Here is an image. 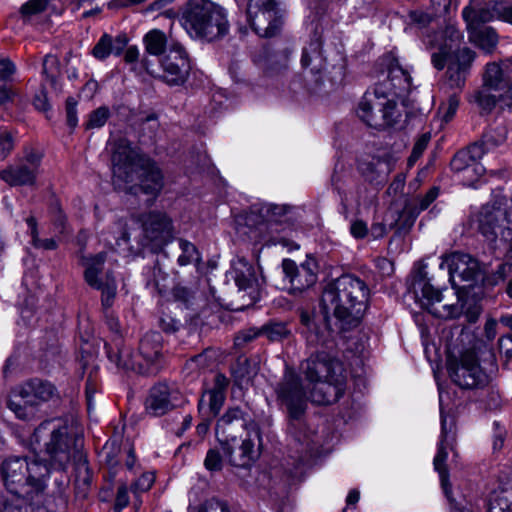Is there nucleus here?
<instances>
[{
	"label": "nucleus",
	"instance_id": "obj_1",
	"mask_svg": "<svg viewBox=\"0 0 512 512\" xmlns=\"http://www.w3.org/2000/svg\"><path fill=\"white\" fill-rule=\"evenodd\" d=\"M30 445L38 452L33 459L9 457L3 461L0 472L7 490L32 499L33 493L43 492L46 488L45 481L51 468L65 469L77 448L68 438V426L58 419L42 422L34 430Z\"/></svg>",
	"mask_w": 512,
	"mask_h": 512
},
{
	"label": "nucleus",
	"instance_id": "obj_2",
	"mask_svg": "<svg viewBox=\"0 0 512 512\" xmlns=\"http://www.w3.org/2000/svg\"><path fill=\"white\" fill-rule=\"evenodd\" d=\"M410 86L409 74L398 63L391 64L383 79L364 93L357 107L358 117L376 129L394 125L401 116L398 100Z\"/></svg>",
	"mask_w": 512,
	"mask_h": 512
},
{
	"label": "nucleus",
	"instance_id": "obj_3",
	"mask_svg": "<svg viewBox=\"0 0 512 512\" xmlns=\"http://www.w3.org/2000/svg\"><path fill=\"white\" fill-rule=\"evenodd\" d=\"M244 412L230 408L217 421L216 436L229 463L236 467H248L260 455L261 431L257 423H241Z\"/></svg>",
	"mask_w": 512,
	"mask_h": 512
},
{
	"label": "nucleus",
	"instance_id": "obj_4",
	"mask_svg": "<svg viewBox=\"0 0 512 512\" xmlns=\"http://www.w3.org/2000/svg\"><path fill=\"white\" fill-rule=\"evenodd\" d=\"M468 228L512 258V197L494 191L490 199L472 207L467 220Z\"/></svg>",
	"mask_w": 512,
	"mask_h": 512
},
{
	"label": "nucleus",
	"instance_id": "obj_5",
	"mask_svg": "<svg viewBox=\"0 0 512 512\" xmlns=\"http://www.w3.org/2000/svg\"><path fill=\"white\" fill-rule=\"evenodd\" d=\"M370 289L361 278L344 274L325 287L321 304L324 312L332 314L343 329L356 327L362 320L369 302Z\"/></svg>",
	"mask_w": 512,
	"mask_h": 512
},
{
	"label": "nucleus",
	"instance_id": "obj_6",
	"mask_svg": "<svg viewBox=\"0 0 512 512\" xmlns=\"http://www.w3.org/2000/svg\"><path fill=\"white\" fill-rule=\"evenodd\" d=\"M301 372L309 386V398L318 405L336 402L344 393L342 364L331 354L318 351L301 364Z\"/></svg>",
	"mask_w": 512,
	"mask_h": 512
},
{
	"label": "nucleus",
	"instance_id": "obj_7",
	"mask_svg": "<svg viewBox=\"0 0 512 512\" xmlns=\"http://www.w3.org/2000/svg\"><path fill=\"white\" fill-rule=\"evenodd\" d=\"M181 24L192 39L208 42L229 31L226 11L210 0H188L182 11Z\"/></svg>",
	"mask_w": 512,
	"mask_h": 512
},
{
	"label": "nucleus",
	"instance_id": "obj_8",
	"mask_svg": "<svg viewBox=\"0 0 512 512\" xmlns=\"http://www.w3.org/2000/svg\"><path fill=\"white\" fill-rule=\"evenodd\" d=\"M130 193L144 194L152 204L165 185L162 169L151 158L130 150Z\"/></svg>",
	"mask_w": 512,
	"mask_h": 512
},
{
	"label": "nucleus",
	"instance_id": "obj_9",
	"mask_svg": "<svg viewBox=\"0 0 512 512\" xmlns=\"http://www.w3.org/2000/svg\"><path fill=\"white\" fill-rule=\"evenodd\" d=\"M475 52L467 47L452 52L445 50L432 55V63L438 70L447 66L445 86L454 92L461 91L465 85Z\"/></svg>",
	"mask_w": 512,
	"mask_h": 512
},
{
	"label": "nucleus",
	"instance_id": "obj_10",
	"mask_svg": "<svg viewBox=\"0 0 512 512\" xmlns=\"http://www.w3.org/2000/svg\"><path fill=\"white\" fill-rule=\"evenodd\" d=\"M247 20L253 31L265 38L277 35L283 24L275 0H250L247 6Z\"/></svg>",
	"mask_w": 512,
	"mask_h": 512
},
{
	"label": "nucleus",
	"instance_id": "obj_11",
	"mask_svg": "<svg viewBox=\"0 0 512 512\" xmlns=\"http://www.w3.org/2000/svg\"><path fill=\"white\" fill-rule=\"evenodd\" d=\"M278 400L286 407L291 422L300 421L306 409V391L301 378L287 367L280 383L277 385Z\"/></svg>",
	"mask_w": 512,
	"mask_h": 512
},
{
	"label": "nucleus",
	"instance_id": "obj_12",
	"mask_svg": "<svg viewBox=\"0 0 512 512\" xmlns=\"http://www.w3.org/2000/svg\"><path fill=\"white\" fill-rule=\"evenodd\" d=\"M162 68L161 79L168 85H182L188 79L190 73V60L184 46L171 40L168 51L160 60Z\"/></svg>",
	"mask_w": 512,
	"mask_h": 512
},
{
	"label": "nucleus",
	"instance_id": "obj_13",
	"mask_svg": "<svg viewBox=\"0 0 512 512\" xmlns=\"http://www.w3.org/2000/svg\"><path fill=\"white\" fill-rule=\"evenodd\" d=\"M448 371L453 382L464 389L482 388L490 381L489 375L481 369L473 352L464 353L459 363H450Z\"/></svg>",
	"mask_w": 512,
	"mask_h": 512
},
{
	"label": "nucleus",
	"instance_id": "obj_14",
	"mask_svg": "<svg viewBox=\"0 0 512 512\" xmlns=\"http://www.w3.org/2000/svg\"><path fill=\"white\" fill-rule=\"evenodd\" d=\"M111 153L112 182L115 188L128 189V140L114 133L108 142Z\"/></svg>",
	"mask_w": 512,
	"mask_h": 512
},
{
	"label": "nucleus",
	"instance_id": "obj_15",
	"mask_svg": "<svg viewBox=\"0 0 512 512\" xmlns=\"http://www.w3.org/2000/svg\"><path fill=\"white\" fill-rule=\"evenodd\" d=\"M104 262L105 256L102 253L91 257H81V264L85 267L84 278L86 283L102 292L103 304L108 306L109 300L115 296L116 285L114 280L107 278L106 281H103L101 278Z\"/></svg>",
	"mask_w": 512,
	"mask_h": 512
},
{
	"label": "nucleus",
	"instance_id": "obj_16",
	"mask_svg": "<svg viewBox=\"0 0 512 512\" xmlns=\"http://www.w3.org/2000/svg\"><path fill=\"white\" fill-rule=\"evenodd\" d=\"M180 392L175 386L160 382L155 384L146 399V409L155 416H161L173 409L179 400Z\"/></svg>",
	"mask_w": 512,
	"mask_h": 512
},
{
	"label": "nucleus",
	"instance_id": "obj_17",
	"mask_svg": "<svg viewBox=\"0 0 512 512\" xmlns=\"http://www.w3.org/2000/svg\"><path fill=\"white\" fill-rule=\"evenodd\" d=\"M311 264V262L306 261L298 266L291 259L282 261L283 273L289 281L291 293H301L316 283L317 274Z\"/></svg>",
	"mask_w": 512,
	"mask_h": 512
},
{
	"label": "nucleus",
	"instance_id": "obj_18",
	"mask_svg": "<svg viewBox=\"0 0 512 512\" xmlns=\"http://www.w3.org/2000/svg\"><path fill=\"white\" fill-rule=\"evenodd\" d=\"M440 268H447L451 278L458 276L461 280H475L480 272L479 263L466 253L454 252L442 256Z\"/></svg>",
	"mask_w": 512,
	"mask_h": 512
},
{
	"label": "nucleus",
	"instance_id": "obj_19",
	"mask_svg": "<svg viewBox=\"0 0 512 512\" xmlns=\"http://www.w3.org/2000/svg\"><path fill=\"white\" fill-rule=\"evenodd\" d=\"M145 237L156 246L166 243L173 232L171 219L161 212H151L141 219Z\"/></svg>",
	"mask_w": 512,
	"mask_h": 512
},
{
	"label": "nucleus",
	"instance_id": "obj_20",
	"mask_svg": "<svg viewBox=\"0 0 512 512\" xmlns=\"http://www.w3.org/2000/svg\"><path fill=\"white\" fill-rule=\"evenodd\" d=\"M398 158L391 153H384L381 156L372 157L364 162L360 170L364 178L374 185H384L391 172L395 169Z\"/></svg>",
	"mask_w": 512,
	"mask_h": 512
},
{
	"label": "nucleus",
	"instance_id": "obj_21",
	"mask_svg": "<svg viewBox=\"0 0 512 512\" xmlns=\"http://www.w3.org/2000/svg\"><path fill=\"white\" fill-rule=\"evenodd\" d=\"M233 274L239 292L244 293L243 297L248 296L249 304L256 302L259 298V283L253 265L239 258L233 263Z\"/></svg>",
	"mask_w": 512,
	"mask_h": 512
},
{
	"label": "nucleus",
	"instance_id": "obj_22",
	"mask_svg": "<svg viewBox=\"0 0 512 512\" xmlns=\"http://www.w3.org/2000/svg\"><path fill=\"white\" fill-rule=\"evenodd\" d=\"M161 335L157 332L146 334L140 341V354L146 361L147 367L138 364L137 372L143 375H154L158 372L159 360L162 356Z\"/></svg>",
	"mask_w": 512,
	"mask_h": 512
},
{
	"label": "nucleus",
	"instance_id": "obj_23",
	"mask_svg": "<svg viewBox=\"0 0 512 512\" xmlns=\"http://www.w3.org/2000/svg\"><path fill=\"white\" fill-rule=\"evenodd\" d=\"M91 54L100 61L110 56H123L128 62V38L123 33L116 36L104 33L93 47Z\"/></svg>",
	"mask_w": 512,
	"mask_h": 512
},
{
	"label": "nucleus",
	"instance_id": "obj_24",
	"mask_svg": "<svg viewBox=\"0 0 512 512\" xmlns=\"http://www.w3.org/2000/svg\"><path fill=\"white\" fill-rule=\"evenodd\" d=\"M18 395L25 404H34L36 407L41 403L58 397L56 387L40 379H32L22 384L18 389Z\"/></svg>",
	"mask_w": 512,
	"mask_h": 512
},
{
	"label": "nucleus",
	"instance_id": "obj_25",
	"mask_svg": "<svg viewBox=\"0 0 512 512\" xmlns=\"http://www.w3.org/2000/svg\"><path fill=\"white\" fill-rule=\"evenodd\" d=\"M469 41L486 53H492L498 44V35L492 27H483L486 22H465Z\"/></svg>",
	"mask_w": 512,
	"mask_h": 512
},
{
	"label": "nucleus",
	"instance_id": "obj_26",
	"mask_svg": "<svg viewBox=\"0 0 512 512\" xmlns=\"http://www.w3.org/2000/svg\"><path fill=\"white\" fill-rule=\"evenodd\" d=\"M300 321L302 324V334L309 345H327L330 331L326 327L318 326L312 313L301 311Z\"/></svg>",
	"mask_w": 512,
	"mask_h": 512
},
{
	"label": "nucleus",
	"instance_id": "obj_27",
	"mask_svg": "<svg viewBox=\"0 0 512 512\" xmlns=\"http://www.w3.org/2000/svg\"><path fill=\"white\" fill-rule=\"evenodd\" d=\"M512 72V61H503L500 64H487L484 74V86L493 89L495 92L506 87V80Z\"/></svg>",
	"mask_w": 512,
	"mask_h": 512
},
{
	"label": "nucleus",
	"instance_id": "obj_28",
	"mask_svg": "<svg viewBox=\"0 0 512 512\" xmlns=\"http://www.w3.org/2000/svg\"><path fill=\"white\" fill-rule=\"evenodd\" d=\"M446 438V420L441 417V441L438 446V451L434 457V468L439 473L441 485L444 490L446 497L449 499L451 503L453 500L451 499V485L449 482V475L446 468V460L448 458V453L444 446V441Z\"/></svg>",
	"mask_w": 512,
	"mask_h": 512
},
{
	"label": "nucleus",
	"instance_id": "obj_29",
	"mask_svg": "<svg viewBox=\"0 0 512 512\" xmlns=\"http://www.w3.org/2000/svg\"><path fill=\"white\" fill-rule=\"evenodd\" d=\"M37 173L24 164L11 165L0 172V179L10 186L34 185Z\"/></svg>",
	"mask_w": 512,
	"mask_h": 512
},
{
	"label": "nucleus",
	"instance_id": "obj_30",
	"mask_svg": "<svg viewBox=\"0 0 512 512\" xmlns=\"http://www.w3.org/2000/svg\"><path fill=\"white\" fill-rule=\"evenodd\" d=\"M413 292L416 301L429 312L442 300L441 291L435 289L425 278H419L413 283Z\"/></svg>",
	"mask_w": 512,
	"mask_h": 512
},
{
	"label": "nucleus",
	"instance_id": "obj_31",
	"mask_svg": "<svg viewBox=\"0 0 512 512\" xmlns=\"http://www.w3.org/2000/svg\"><path fill=\"white\" fill-rule=\"evenodd\" d=\"M485 154V150L479 143H474L465 149L458 151L450 162L454 173L466 170L470 165L477 164Z\"/></svg>",
	"mask_w": 512,
	"mask_h": 512
},
{
	"label": "nucleus",
	"instance_id": "obj_32",
	"mask_svg": "<svg viewBox=\"0 0 512 512\" xmlns=\"http://www.w3.org/2000/svg\"><path fill=\"white\" fill-rule=\"evenodd\" d=\"M171 40H173L171 35L168 37L159 29H152L143 37L146 52L154 56L164 55L169 49Z\"/></svg>",
	"mask_w": 512,
	"mask_h": 512
},
{
	"label": "nucleus",
	"instance_id": "obj_33",
	"mask_svg": "<svg viewBox=\"0 0 512 512\" xmlns=\"http://www.w3.org/2000/svg\"><path fill=\"white\" fill-rule=\"evenodd\" d=\"M321 44L318 40L312 41L303 49L301 63L304 68H310L312 73H320L325 67V60L321 54Z\"/></svg>",
	"mask_w": 512,
	"mask_h": 512
},
{
	"label": "nucleus",
	"instance_id": "obj_34",
	"mask_svg": "<svg viewBox=\"0 0 512 512\" xmlns=\"http://www.w3.org/2000/svg\"><path fill=\"white\" fill-rule=\"evenodd\" d=\"M502 21L512 25V2L509 0L491 1L489 9L483 13L484 22Z\"/></svg>",
	"mask_w": 512,
	"mask_h": 512
},
{
	"label": "nucleus",
	"instance_id": "obj_35",
	"mask_svg": "<svg viewBox=\"0 0 512 512\" xmlns=\"http://www.w3.org/2000/svg\"><path fill=\"white\" fill-rule=\"evenodd\" d=\"M42 75L50 83L55 92H61V86L58 83L59 60L55 55L47 54L42 61Z\"/></svg>",
	"mask_w": 512,
	"mask_h": 512
},
{
	"label": "nucleus",
	"instance_id": "obj_36",
	"mask_svg": "<svg viewBox=\"0 0 512 512\" xmlns=\"http://www.w3.org/2000/svg\"><path fill=\"white\" fill-rule=\"evenodd\" d=\"M507 139V129L504 125L500 124L495 127H491L482 137V140L478 142L484 148L485 152L498 147L505 143Z\"/></svg>",
	"mask_w": 512,
	"mask_h": 512
},
{
	"label": "nucleus",
	"instance_id": "obj_37",
	"mask_svg": "<svg viewBox=\"0 0 512 512\" xmlns=\"http://www.w3.org/2000/svg\"><path fill=\"white\" fill-rule=\"evenodd\" d=\"M491 1L492 0H470L469 4L466 7H464L462 11V17L464 21H483V13L489 9Z\"/></svg>",
	"mask_w": 512,
	"mask_h": 512
},
{
	"label": "nucleus",
	"instance_id": "obj_38",
	"mask_svg": "<svg viewBox=\"0 0 512 512\" xmlns=\"http://www.w3.org/2000/svg\"><path fill=\"white\" fill-rule=\"evenodd\" d=\"M178 243L181 254L178 256L177 262L180 266H187L200 262V253L193 243L185 239H179Z\"/></svg>",
	"mask_w": 512,
	"mask_h": 512
},
{
	"label": "nucleus",
	"instance_id": "obj_39",
	"mask_svg": "<svg viewBox=\"0 0 512 512\" xmlns=\"http://www.w3.org/2000/svg\"><path fill=\"white\" fill-rule=\"evenodd\" d=\"M232 376L238 385L247 383L255 375L254 369L247 358H238L231 368Z\"/></svg>",
	"mask_w": 512,
	"mask_h": 512
},
{
	"label": "nucleus",
	"instance_id": "obj_40",
	"mask_svg": "<svg viewBox=\"0 0 512 512\" xmlns=\"http://www.w3.org/2000/svg\"><path fill=\"white\" fill-rule=\"evenodd\" d=\"M485 173L484 166L479 162L471 164L466 170L456 172L458 180L467 187H474L477 182L483 177Z\"/></svg>",
	"mask_w": 512,
	"mask_h": 512
},
{
	"label": "nucleus",
	"instance_id": "obj_41",
	"mask_svg": "<svg viewBox=\"0 0 512 512\" xmlns=\"http://www.w3.org/2000/svg\"><path fill=\"white\" fill-rule=\"evenodd\" d=\"M29 234L32 238V245L35 248L44 250H54L57 248V243L54 239H40L37 227V221L33 216L26 218Z\"/></svg>",
	"mask_w": 512,
	"mask_h": 512
},
{
	"label": "nucleus",
	"instance_id": "obj_42",
	"mask_svg": "<svg viewBox=\"0 0 512 512\" xmlns=\"http://www.w3.org/2000/svg\"><path fill=\"white\" fill-rule=\"evenodd\" d=\"M459 102L458 93L453 92L448 96L447 101L441 103L437 115L443 123L447 124L453 119L459 107Z\"/></svg>",
	"mask_w": 512,
	"mask_h": 512
},
{
	"label": "nucleus",
	"instance_id": "obj_43",
	"mask_svg": "<svg viewBox=\"0 0 512 512\" xmlns=\"http://www.w3.org/2000/svg\"><path fill=\"white\" fill-rule=\"evenodd\" d=\"M463 312V305L460 303V299L456 297V302L451 304H444L440 308L434 307L430 310V313L437 318L442 319H454L458 318Z\"/></svg>",
	"mask_w": 512,
	"mask_h": 512
},
{
	"label": "nucleus",
	"instance_id": "obj_44",
	"mask_svg": "<svg viewBox=\"0 0 512 512\" xmlns=\"http://www.w3.org/2000/svg\"><path fill=\"white\" fill-rule=\"evenodd\" d=\"M8 408L16 415L17 418L25 421L35 418L37 407L34 404H25V401L16 402L14 400L8 401Z\"/></svg>",
	"mask_w": 512,
	"mask_h": 512
},
{
	"label": "nucleus",
	"instance_id": "obj_45",
	"mask_svg": "<svg viewBox=\"0 0 512 512\" xmlns=\"http://www.w3.org/2000/svg\"><path fill=\"white\" fill-rule=\"evenodd\" d=\"M491 88L484 86V88L478 91L475 95V101L479 107L485 111L490 112L499 103V93H491Z\"/></svg>",
	"mask_w": 512,
	"mask_h": 512
},
{
	"label": "nucleus",
	"instance_id": "obj_46",
	"mask_svg": "<svg viewBox=\"0 0 512 512\" xmlns=\"http://www.w3.org/2000/svg\"><path fill=\"white\" fill-rule=\"evenodd\" d=\"M122 343V339L116 337L111 344H106L105 348L107 351L108 358L111 362H114L118 368L125 369L126 362L123 359V354L125 352L124 348H120V344Z\"/></svg>",
	"mask_w": 512,
	"mask_h": 512
},
{
	"label": "nucleus",
	"instance_id": "obj_47",
	"mask_svg": "<svg viewBox=\"0 0 512 512\" xmlns=\"http://www.w3.org/2000/svg\"><path fill=\"white\" fill-rule=\"evenodd\" d=\"M50 0H29L21 7V13L27 18H32L47 8Z\"/></svg>",
	"mask_w": 512,
	"mask_h": 512
},
{
	"label": "nucleus",
	"instance_id": "obj_48",
	"mask_svg": "<svg viewBox=\"0 0 512 512\" xmlns=\"http://www.w3.org/2000/svg\"><path fill=\"white\" fill-rule=\"evenodd\" d=\"M262 334H264L271 341H277L286 337L288 330L286 325L283 323H273L263 327Z\"/></svg>",
	"mask_w": 512,
	"mask_h": 512
},
{
	"label": "nucleus",
	"instance_id": "obj_49",
	"mask_svg": "<svg viewBox=\"0 0 512 512\" xmlns=\"http://www.w3.org/2000/svg\"><path fill=\"white\" fill-rule=\"evenodd\" d=\"M108 118H109L108 108L100 107L90 114L89 120L86 123V128H88V129L100 128V127L104 126V124L107 122Z\"/></svg>",
	"mask_w": 512,
	"mask_h": 512
},
{
	"label": "nucleus",
	"instance_id": "obj_50",
	"mask_svg": "<svg viewBox=\"0 0 512 512\" xmlns=\"http://www.w3.org/2000/svg\"><path fill=\"white\" fill-rule=\"evenodd\" d=\"M204 466L210 472H216L222 469L223 460L218 450H208L204 460Z\"/></svg>",
	"mask_w": 512,
	"mask_h": 512
},
{
	"label": "nucleus",
	"instance_id": "obj_51",
	"mask_svg": "<svg viewBox=\"0 0 512 512\" xmlns=\"http://www.w3.org/2000/svg\"><path fill=\"white\" fill-rule=\"evenodd\" d=\"M439 194V189L437 187H432L420 200L419 205L413 209L411 212L412 219L414 220L417 215L427 209L431 203L437 198Z\"/></svg>",
	"mask_w": 512,
	"mask_h": 512
},
{
	"label": "nucleus",
	"instance_id": "obj_52",
	"mask_svg": "<svg viewBox=\"0 0 512 512\" xmlns=\"http://www.w3.org/2000/svg\"><path fill=\"white\" fill-rule=\"evenodd\" d=\"M155 481V474L152 471L141 473L140 477L133 484V492H147Z\"/></svg>",
	"mask_w": 512,
	"mask_h": 512
},
{
	"label": "nucleus",
	"instance_id": "obj_53",
	"mask_svg": "<svg viewBox=\"0 0 512 512\" xmlns=\"http://www.w3.org/2000/svg\"><path fill=\"white\" fill-rule=\"evenodd\" d=\"M211 354V350H205L203 353L194 356L188 362L189 367H198L200 369L208 368L211 365Z\"/></svg>",
	"mask_w": 512,
	"mask_h": 512
},
{
	"label": "nucleus",
	"instance_id": "obj_54",
	"mask_svg": "<svg viewBox=\"0 0 512 512\" xmlns=\"http://www.w3.org/2000/svg\"><path fill=\"white\" fill-rule=\"evenodd\" d=\"M77 102L74 98L69 97L66 100V119L67 124L71 129H74L78 124L77 110H76Z\"/></svg>",
	"mask_w": 512,
	"mask_h": 512
},
{
	"label": "nucleus",
	"instance_id": "obj_55",
	"mask_svg": "<svg viewBox=\"0 0 512 512\" xmlns=\"http://www.w3.org/2000/svg\"><path fill=\"white\" fill-rule=\"evenodd\" d=\"M260 334H262V330H257L254 328L241 331L235 337V345L241 347L246 343L256 339Z\"/></svg>",
	"mask_w": 512,
	"mask_h": 512
},
{
	"label": "nucleus",
	"instance_id": "obj_56",
	"mask_svg": "<svg viewBox=\"0 0 512 512\" xmlns=\"http://www.w3.org/2000/svg\"><path fill=\"white\" fill-rule=\"evenodd\" d=\"M207 395L209 398L210 410L214 415H216L224 402V393H221L219 390H209Z\"/></svg>",
	"mask_w": 512,
	"mask_h": 512
},
{
	"label": "nucleus",
	"instance_id": "obj_57",
	"mask_svg": "<svg viewBox=\"0 0 512 512\" xmlns=\"http://www.w3.org/2000/svg\"><path fill=\"white\" fill-rule=\"evenodd\" d=\"M13 148V139L6 130H0V158H5Z\"/></svg>",
	"mask_w": 512,
	"mask_h": 512
},
{
	"label": "nucleus",
	"instance_id": "obj_58",
	"mask_svg": "<svg viewBox=\"0 0 512 512\" xmlns=\"http://www.w3.org/2000/svg\"><path fill=\"white\" fill-rule=\"evenodd\" d=\"M41 158H42V156L39 153H37L33 150H30L25 153L24 160L21 162V164H24V165L28 166L29 168H33V170L37 174H39Z\"/></svg>",
	"mask_w": 512,
	"mask_h": 512
},
{
	"label": "nucleus",
	"instance_id": "obj_59",
	"mask_svg": "<svg viewBox=\"0 0 512 512\" xmlns=\"http://www.w3.org/2000/svg\"><path fill=\"white\" fill-rule=\"evenodd\" d=\"M350 233L354 238L362 239L368 234L367 224L362 220H355L350 226Z\"/></svg>",
	"mask_w": 512,
	"mask_h": 512
},
{
	"label": "nucleus",
	"instance_id": "obj_60",
	"mask_svg": "<svg viewBox=\"0 0 512 512\" xmlns=\"http://www.w3.org/2000/svg\"><path fill=\"white\" fill-rule=\"evenodd\" d=\"M16 71L14 63L7 59H0V78L2 80H8Z\"/></svg>",
	"mask_w": 512,
	"mask_h": 512
},
{
	"label": "nucleus",
	"instance_id": "obj_61",
	"mask_svg": "<svg viewBox=\"0 0 512 512\" xmlns=\"http://www.w3.org/2000/svg\"><path fill=\"white\" fill-rule=\"evenodd\" d=\"M173 296L176 301H179L185 305H188L190 303V300L192 299L191 291L184 286L174 287Z\"/></svg>",
	"mask_w": 512,
	"mask_h": 512
},
{
	"label": "nucleus",
	"instance_id": "obj_62",
	"mask_svg": "<svg viewBox=\"0 0 512 512\" xmlns=\"http://www.w3.org/2000/svg\"><path fill=\"white\" fill-rule=\"evenodd\" d=\"M499 351L501 355L505 356L507 359L512 358V337L502 336L498 341Z\"/></svg>",
	"mask_w": 512,
	"mask_h": 512
},
{
	"label": "nucleus",
	"instance_id": "obj_63",
	"mask_svg": "<svg viewBox=\"0 0 512 512\" xmlns=\"http://www.w3.org/2000/svg\"><path fill=\"white\" fill-rule=\"evenodd\" d=\"M128 505V496L126 495V487L121 486L118 489L114 510L121 512Z\"/></svg>",
	"mask_w": 512,
	"mask_h": 512
},
{
	"label": "nucleus",
	"instance_id": "obj_64",
	"mask_svg": "<svg viewBox=\"0 0 512 512\" xmlns=\"http://www.w3.org/2000/svg\"><path fill=\"white\" fill-rule=\"evenodd\" d=\"M499 104L501 108L512 111V85L504 93H499Z\"/></svg>",
	"mask_w": 512,
	"mask_h": 512
}]
</instances>
